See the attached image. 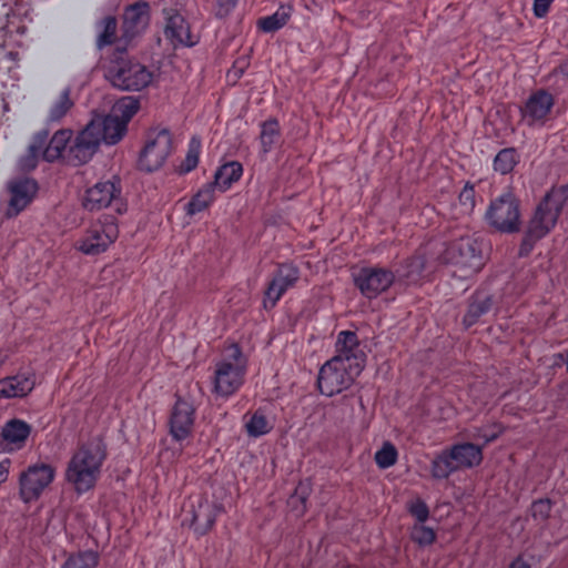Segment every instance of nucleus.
Here are the masks:
<instances>
[{"mask_svg":"<svg viewBox=\"0 0 568 568\" xmlns=\"http://www.w3.org/2000/svg\"><path fill=\"white\" fill-rule=\"evenodd\" d=\"M106 454V444L100 436L82 443L73 453L67 464L64 477L77 494L94 488Z\"/></svg>","mask_w":568,"mask_h":568,"instance_id":"1","label":"nucleus"},{"mask_svg":"<svg viewBox=\"0 0 568 568\" xmlns=\"http://www.w3.org/2000/svg\"><path fill=\"white\" fill-rule=\"evenodd\" d=\"M566 203L565 192L551 189L537 205L521 240L519 254L527 255L534 244L545 237L557 224Z\"/></svg>","mask_w":568,"mask_h":568,"instance_id":"2","label":"nucleus"},{"mask_svg":"<svg viewBox=\"0 0 568 568\" xmlns=\"http://www.w3.org/2000/svg\"><path fill=\"white\" fill-rule=\"evenodd\" d=\"M443 260L452 267L453 275L460 280L478 274L486 263L483 243L473 236H464L453 242L445 250Z\"/></svg>","mask_w":568,"mask_h":568,"instance_id":"3","label":"nucleus"},{"mask_svg":"<svg viewBox=\"0 0 568 568\" xmlns=\"http://www.w3.org/2000/svg\"><path fill=\"white\" fill-rule=\"evenodd\" d=\"M106 75L114 87L132 92L149 88L155 79L154 72L148 65L124 53L110 60Z\"/></svg>","mask_w":568,"mask_h":568,"instance_id":"4","label":"nucleus"},{"mask_svg":"<svg viewBox=\"0 0 568 568\" xmlns=\"http://www.w3.org/2000/svg\"><path fill=\"white\" fill-rule=\"evenodd\" d=\"M487 226L499 234H518L523 230L524 221L520 201L511 192L493 199L484 214Z\"/></svg>","mask_w":568,"mask_h":568,"instance_id":"5","label":"nucleus"},{"mask_svg":"<svg viewBox=\"0 0 568 568\" xmlns=\"http://www.w3.org/2000/svg\"><path fill=\"white\" fill-rule=\"evenodd\" d=\"M364 367L362 362L347 357H333L320 369L317 386L322 395L331 397L347 389Z\"/></svg>","mask_w":568,"mask_h":568,"instance_id":"6","label":"nucleus"},{"mask_svg":"<svg viewBox=\"0 0 568 568\" xmlns=\"http://www.w3.org/2000/svg\"><path fill=\"white\" fill-rule=\"evenodd\" d=\"M246 359L236 344L230 345L223 357L216 363L213 389L222 397L234 394L243 383Z\"/></svg>","mask_w":568,"mask_h":568,"instance_id":"7","label":"nucleus"},{"mask_svg":"<svg viewBox=\"0 0 568 568\" xmlns=\"http://www.w3.org/2000/svg\"><path fill=\"white\" fill-rule=\"evenodd\" d=\"M57 476V468L44 462L29 465L19 474V498L23 504H31L40 499L50 488Z\"/></svg>","mask_w":568,"mask_h":568,"instance_id":"8","label":"nucleus"},{"mask_svg":"<svg viewBox=\"0 0 568 568\" xmlns=\"http://www.w3.org/2000/svg\"><path fill=\"white\" fill-rule=\"evenodd\" d=\"M119 234L112 219L92 222L73 244V248L85 256H97L108 251Z\"/></svg>","mask_w":568,"mask_h":568,"instance_id":"9","label":"nucleus"},{"mask_svg":"<svg viewBox=\"0 0 568 568\" xmlns=\"http://www.w3.org/2000/svg\"><path fill=\"white\" fill-rule=\"evenodd\" d=\"M217 510V505L209 498L191 496L182 506V523L196 534H205L212 528Z\"/></svg>","mask_w":568,"mask_h":568,"instance_id":"10","label":"nucleus"},{"mask_svg":"<svg viewBox=\"0 0 568 568\" xmlns=\"http://www.w3.org/2000/svg\"><path fill=\"white\" fill-rule=\"evenodd\" d=\"M172 143V136L169 131L152 132L140 152L139 169L146 173L160 170L171 153Z\"/></svg>","mask_w":568,"mask_h":568,"instance_id":"11","label":"nucleus"},{"mask_svg":"<svg viewBox=\"0 0 568 568\" xmlns=\"http://www.w3.org/2000/svg\"><path fill=\"white\" fill-rule=\"evenodd\" d=\"M395 282L394 274L384 268H362L354 283L367 298H375L386 292Z\"/></svg>","mask_w":568,"mask_h":568,"instance_id":"12","label":"nucleus"},{"mask_svg":"<svg viewBox=\"0 0 568 568\" xmlns=\"http://www.w3.org/2000/svg\"><path fill=\"white\" fill-rule=\"evenodd\" d=\"M195 409L190 402L179 397L169 420L171 436L181 442L187 438L194 426Z\"/></svg>","mask_w":568,"mask_h":568,"instance_id":"13","label":"nucleus"},{"mask_svg":"<svg viewBox=\"0 0 568 568\" xmlns=\"http://www.w3.org/2000/svg\"><path fill=\"white\" fill-rule=\"evenodd\" d=\"M87 128L94 134L99 143L104 142L106 144L118 143L126 132L124 122H121L120 119L114 118L111 113L108 115H94L87 124Z\"/></svg>","mask_w":568,"mask_h":568,"instance_id":"14","label":"nucleus"},{"mask_svg":"<svg viewBox=\"0 0 568 568\" xmlns=\"http://www.w3.org/2000/svg\"><path fill=\"white\" fill-rule=\"evenodd\" d=\"M8 190L10 200L4 214L11 219L30 204L37 193V184L32 180L24 179L9 183Z\"/></svg>","mask_w":568,"mask_h":568,"instance_id":"15","label":"nucleus"},{"mask_svg":"<svg viewBox=\"0 0 568 568\" xmlns=\"http://www.w3.org/2000/svg\"><path fill=\"white\" fill-rule=\"evenodd\" d=\"M554 104L555 99L552 94L540 89L528 97L521 110V114L529 120L530 124L544 123L550 114Z\"/></svg>","mask_w":568,"mask_h":568,"instance_id":"16","label":"nucleus"},{"mask_svg":"<svg viewBox=\"0 0 568 568\" xmlns=\"http://www.w3.org/2000/svg\"><path fill=\"white\" fill-rule=\"evenodd\" d=\"M119 193L115 180L101 181L87 191L83 204L90 211H99L108 207Z\"/></svg>","mask_w":568,"mask_h":568,"instance_id":"17","label":"nucleus"},{"mask_svg":"<svg viewBox=\"0 0 568 568\" xmlns=\"http://www.w3.org/2000/svg\"><path fill=\"white\" fill-rule=\"evenodd\" d=\"M100 143L94 134L85 126L75 138L67 154V160L73 165L87 163L97 152Z\"/></svg>","mask_w":568,"mask_h":568,"instance_id":"18","label":"nucleus"},{"mask_svg":"<svg viewBox=\"0 0 568 568\" xmlns=\"http://www.w3.org/2000/svg\"><path fill=\"white\" fill-rule=\"evenodd\" d=\"M460 470L479 467L484 460L483 446L469 442L456 443L448 447Z\"/></svg>","mask_w":568,"mask_h":568,"instance_id":"19","label":"nucleus"},{"mask_svg":"<svg viewBox=\"0 0 568 568\" xmlns=\"http://www.w3.org/2000/svg\"><path fill=\"white\" fill-rule=\"evenodd\" d=\"M164 34L172 47H190L195 43L191 34V29L186 20L179 13L169 17Z\"/></svg>","mask_w":568,"mask_h":568,"instance_id":"20","label":"nucleus"},{"mask_svg":"<svg viewBox=\"0 0 568 568\" xmlns=\"http://www.w3.org/2000/svg\"><path fill=\"white\" fill-rule=\"evenodd\" d=\"M31 434V425L27 422L13 418L8 420L1 429L2 443L10 450H17L24 446Z\"/></svg>","mask_w":568,"mask_h":568,"instance_id":"21","label":"nucleus"},{"mask_svg":"<svg viewBox=\"0 0 568 568\" xmlns=\"http://www.w3.org/2000/svg\"><path fill=\"white\" fill-rule=\"evenodd\" d=\"M34 378L30 375L18 374L0 379V398L26 397L34 388Z\"/></svg>","mask_w":568,"mask_h":568,"instance_id":"22","label":"nucleus"},{"mask_svg":"<svg viewBox=\"0 0 568 568\" xmlns=\"http://www.w3.org/2000/svg\"><path fill=\"white\" fill-rule=\"evenodd\" d=\"M297 281V271L288 270L287 272H280L277 276L273 278L271 284L268 285L265 297H264V306L266 308H272L275 306L277 301L282 297V295L292 287Z\"/></svg>","mask_w":568,"mask_h":568,"instance_id":"23","label":"nucleus"},{"mask_svg":"<svg viewBox=\"0 0 568 568\" xmlns=\"http://www.w3.org/2000/svg\"><path fill=\"white\" fill-rule=\"evenodd\" d=\"M72 135V131L69 129H61L54 132L49 142L44 143L42 148V158L48 162L62 159Z\"/></svg>","mask_w":568,"mask_h":568,"instance_id":"24","label":"nucleus"},{"mask_svg":"<svg viewBox=\"0 0 568 568\" xmlns=\"http://www.w3.org/2000/svg\"><path fill=\"white\" fill-rule=\"evenodd\" d=\"M149 6L146 2H138L129 7L124 13V28L130 36L144 30L149 23Z\"/></svg>","mask_w":568,"mask_h":568,"instance_id":"25","label":"nucleus"},{"mask_svg":"<svg viewBox=\"0 0 568 568\" xmlns=\"http://www.w3.org/2000/svg\"><path fill=\"white\" fill-rule=\"evenodd\" d=\"M493 305V297L488 293L477 292L471 296L467 312L464 315L463 324L465 327L475 325L480 316L486 314Z\"/></svg>","mask_w":568,"mask_h":568,"instance_id":"26","label":"nucleus"},{"mask_svg":"<svg viewBox=\"0 0 568 568\" xmlns=\"http://www.w3.org/2000/svg\"><path fill=\"white\" fill-rule=\"evenodd\" d=\"M453 454L448 447L437 454L430 463V476L435 480H444L449 478L452 474L460 470L453 459Z\"/></svg>","mask_w":568,"mask_h":568,"instance_id":"27","label":"nucleus"},{"mask_svg":"<svg viewBox=\"0 0 568 568\" xmlns=\"http://www.w3.org/2000/svg\"><path fill=\"white\" fill-rule=\"evenodd\" d=\"M337 355L335 357H347L352 363L362 362L363 358L357 355L358 352V339L354 332L344 331L341 332L337 338Z\"/></svg>","mask_w":568,"mask_h":568,"instance_id":"28","label":"nucleus"},{"mask_svg":"<svg viewBox=\"0 0 568 568\" xmlns=\"http://www.w3.org/2000/svg\"><path fill=\"white\" fill-rule=\"evenodd\" d=\"M243 169L239 162H230L222 165L215 173L214 183L222 190L226 191L242 175Z\"/></svg>","mask_w":568,"mask_h":568,"instance_id":"29","label":"nucleus"},{"mask_svg":"<svg viewBox=\"0 0 568 568\" xmlns=\"http://www.w3.org/2000/svg\"><path fill=\"white\" fill-rule=\"evenodd\" d=\"M140 102L134 97H123L118 100L110 113L120 119L121 122H124V128H126L128 122L133 118V115L139 111Z\"/></svg>","mask_w":568,"mask_h":568,"instance_id":"30","label":"nucleus"},{"mask_svg":"<svg viewBox=\"0 0 568 568\" xmlns=\"http://www.w3.org/2000/svg\"><path fill=\"white\" fill-rule=\"evenodd\" d=\"M410 540L420 548L429 547L436 542L435 529L426 523H415L409 530Z\"/></svg>","mask_w":568,"mask_h":568,"instance_id":"31","label":"nucleus"},{"mask_svg":"<svg viewBox=\"0 0 568 568\" xmlns=\"http://www.w3.org/2000/svg\"><path fill=\"white\" fill-rule=\"evenodd\" d=\"M47 142V133L38 134L28 149L24 156L21 158V168L23 170H32L38 163V159L42 156V148Z\"/></svg>","mask_w":568,"mask_h":568,"instance_id":"32","label":"nucleus"},{"mask_svg":"<svg viewBox=\"0 0 568 568\" xmlns=\"http://www.w3.org/2000/svg\"><path fill=\"white\" fill-rule=\"evenodd\" d=\"M73 102L70 99L69 91L61 92L52 102L48 112V119L50 121L61 120L70 111Z\"/></svg>","mask_w":568,"mask_h":568,"instance_id":"33","label":"nucleus"},{"mask_svg":"<svg viewBox=\"0 0 568 568\" xmlns=\"http://www.w3.org/2000/svg\"><path fill=\"white\" fill-rule=\"evenodd\" d=\"M245 429L251 437H260L271 432L270 420L260 412H255L245 424Z\"/></svg>","mask_w":568,"mask_h":568,"instance_id":"34","label":"nucleus"},{"mask_svg":"<svg viewBox=\"0 0 568 568\" xmlns=\"http://www.w3.org/2000/svg\"><path fill=\"white\" fill-rule=\"evenodd\" d=\"M397 459L398 452L390 442H384L374 456L376 465L382 469L394 466L397 463Z\"/></svg>","mask_w":568,"mask_h":568,"instance_id":"35","label":"nucleus"},{"mask_svg":"<svg viewBox=\"0 0 568 568\" xmlns=\"http://www.w3.org/2000/svg\"><path fill=\"white\" fill-rule=\"evenodd\" d=\"M214 195L211 189L199 191L187 203L185 210L189 215H195L206 210L213 202Z\"/></svg>","mask_w":568,"mask_h":568,"instance_id":"36","label":"nucleus"},{"mask_svg":"<svg viewBox=\"0 0 568 568\" xmlns=\"http://www.w3.org/2000/svg\"><path fill=\"white\" fill-rule=\"evenodd\" d=\"M518 160L514 149H504L495 156L494 170L500 174L510 173Z\"/></svg>","mask_w":568,"mask_h":568,"instance_id":"37","label":"nucleus"},{"mask_svg":"<svg viewBox=\"0 0 568 568\" xmlns=\"http://www.w3.org/2000/svg\"><path fill=\"white\" fill-rule=\"evenodd\" d=\"M311 494L310 484L301 483L294 490L291 496L290 503L292 509L297 514V516H303L306 513L307 500Z\"/></svg>","mask_w":568,"mask_h":568,"instance_id":"38","label":"nucleus"},{"mask_svg":"<svg viewBox=\"0 0 568 568\" xmlns=\"http://www.w3.org/2000/svg\"><path fill=\"white\" fill-rule=\"evenodd\" d=\"M458 204L464 215H471L476 209L475 186L470 182L465 183L458 195Z\"/></svg>","mask_w":568,"mask_h":568,"instance_id":"39","label":"nucleus"},{"mask_svg":"<svg viewBox=\"0 0 568 568\" xmlns=\"http://www.w3.org/2000/svg\"><path fill=\"white\" fill-rule=\"evenodd\" d=\"M97 565L98 554L94 551H84L71 556L63 568H95Z\"/></svg>","mask_w":568,"mask_h":568,"instance_id":"40","label":"nucleus"},{"mask_svg":"<svg viewBox=\"0 0 568 568\" xmlns=\"http://www.w3.org/2000/svg\"><path fill=\"white\" fill-rule=\"evenodd\" d=\"M288 17L290 13L287 11H277L273 16L260 20L258 26L266 32L275 31L287 22Z\"/></svg>","mask_w":568,"mask_h":568,"instance_id":"41","label":"nucleus"},{"mask_svg":"<svg viewBox=\"0 0 568 568\" xmlns=\"http://www.w3.org/2000/svg\"><path fill=\"white\" fill-rule=\"evenodd\" d=\"M280 133L278 123L276 121H267L262 126L261 143L264 152H268Z\"/></svg>","mask_w":568,"mask_h":568,"instance_id":"42","label":"nucleus"},{"mask_svg":"<svg viewBox=\"0 0 568 568\" xmlns=\"http://www.w3.org/2000/svg\"><path fill=\"white\" fill-rule=\"evenodd\" d=\"M200 151H201V141L197 138H192L189 144V150L185 155V159L182 163V170L184 172H189L193 170L197 163L200 158Z\"/></svg>","mask_w":568,"mask_h":568,"instance_id":"43","label":"nucleus"},{"mask_svg":"<svg viewBox=\"0 0 568 568\" xmlns=\"http://www.w3.org/2000/svg\"><path fill=\"white\" fill-rule=\"evenodd\" d=\"M116 37V20L113 17H108L103 20L102 32L98 38V45L105 47L115 40Z\"/></svg>","mask_w":568,"mask_h":568,"instance_id":"44","label":"nucleus"},{"mask_svg":"<svg viewBox=\"0 0 568 568\" xmlns=\"http://www.w3.org/2000/svg\"><path fill=\"white\" fill-rule=\"evenodd\" d=\"M407 510L415 518V523H426L430 516L429 508L422 498L410 500Z\"/></svg>","mask_w":568,"mask_h":568,"instance_id":"45","label":"nucleus"},{"mask_svg":"<svg viewBox=\"0 0 568 568\" xmlns=\"http://www.w3.org/2000/svg\"><path fill=\"white\" fill-rule=\"evenodd\" d=\"M551 511V501L549 499L536 500L531 506V514L535 519L545 521L549 518Z\"/></svg>","mask_w":568,"mask_h":568,"instance_id":"46","label":"nucleus"},{"mask_svg":"<svg viewBox=\"0 0 568 568\" xmlns=\"http://www.w3.org/2000/svg\"><path fill=\"white\" fill-rule=\"evenodd\" d=\"M247 61L245 59H241L234 62L232 68L226 72V81L231 85H235L239 80L244 74L247 68Z\"/></svg>","mask_w":568,"mask_h":568,"instance_id":"47","label":"nucleus"},{"mask_svg":"<svg viewBox=\"0 0 568 568\" xmlns=\"http://www.w3.org/2000/svg\"><path fill=\"white\" fill-rule=\"evenodd\" d=\"M343 413L347 415L351 419L355 417V407L358 406L359 409L364 410V403L361 397H349L345 396L342 398Z\"/></svg>","mask_w":568,"mask_h":568,"instance_id":"48","label":"nucleus"},{"mask_svg":"<svg viewBox=\"0 0 568 568\" xmlns=\"http://www.w3.org/2000/svg\"><path fill=\"white\" fill-rule=\"evenodd\" d=\"M554 0H534V14L537 18H544L551 6Z\"/></svg>","mask_w":568,"mask_h":568,"instance_id":"49","label":"nucleus"},{"mask_svg":"<svg viewBox=\"0 0 568 568\" xmlns=\"http://www.w3.org/2000/svg\"><path fill=\"white\" fill-rule=\"evenodd\" d=\"M237 0H219L217 1V14L220 17H226L235 7Z\"/></svg>","mask_w":568,"mask_h":568,"instance_id":"50","label":"nucleus"},{"mask_svg":"<svg viewBox=\"0 0 568 568\" xmlns=\"http://www.w3.org/2000/svg\"><path fill=\"white\" fill-rule=\"evenodd\" d=\"M10 467L11 460L9 458H3L0 460V485L8 479Z\"/></svg>","mask_w":568,"mask_h":568,"instance_id":"51","label":"nucleus"},{"mask_svg":"<svg viewBox=\"0 0 568 568\" xmlns=\"http://www.w3.org/2000/svg\"><path fill=\"white\" fill-rule=\"evenodd\" d=\"M509 568H530V566L523 558L518 557L510 564Z\"/></svg>","mask_w":568,"mask_h":568,"instance_id":"52","label":"nucleus"},{"mask_svg":"<svg viewBox=\"0 0 568 568\" xmlns=\"http://www.w3.org/2000/svg\"><path fill=\"white\" fill-rule=\"evenodd\" d=\"M409 265L417 272H422L424 270V262L422 260L412 261Z\"/></svg>","mask_w":568,"mask_h":568,"instance_id":"53","label":"nucleus"},{"mask_svg":"<svg viewBox=\"0 0 568 568\" xmlns=\"http://www.w3.org/2000/svg\"><path fill=\"white\" fill-rule=\"evenodd\" d=\"M559 71L562 75L568 78V61L560 64Z\"/></svg>","mask_w":568,"mask_h":568,"instance_id":"54","label":"nucleus"},{"mask_svg":"<svg viewBox=\"0 0 568 568\" xmlns=\"http://www.w3.org/2000/svg\"><path fill=\"white\" fill-rule=\"evenodd\" d=\"M501 433H503V429L500 428L498 433L491 434L490 436H487L485 438V443H489L491 440H495L498 437V435L501 434Z\"/></svg>","mask_w":568,"mask_h":568,"instance_id":"55","label":"nucleus"}]
</instances>
